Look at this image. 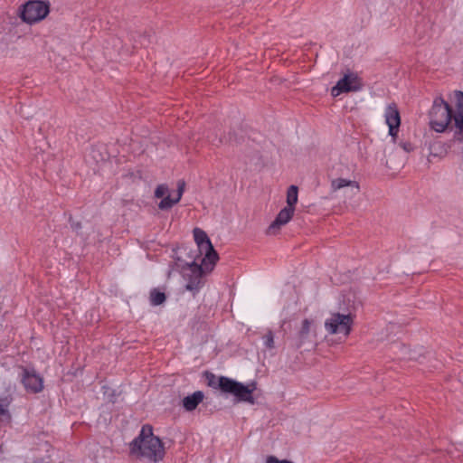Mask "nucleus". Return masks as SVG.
<instances>
[{"mask_svg": "<svg viewBox=\"0 0 463 463\" xmlns=\"http://www.w3.org/2000/svg\"><path fill=\"white\" fill-rule=\"evenodd\" d=\"M22 383L24 388L33 393L40 392L43 389V378L33 370L23 369Z\"/></svg>", "mask_w": 463, "mask_h": 463, "instance_id": "nucleus-11", "label": "nucleus"}, {"mask_svg": "<svg viewBox=\"0 0 463 463\" xmlns=\"http://www.w3.org/2000/svg\"><path fill=\"white\" fill-rule=\"evenodd\" d=\"M311 325L312 321L307 318L302 321L301 328L299 329L294 339V345L297 348H300L303 345L309 341L311 334Z\"/></svg>", "mask_w": 463, "mask_h": 463, "instance_id": "nucleus-13", "label": "nucleus"}, {"mask_svg": "<svg viewBox=\"0 0 463 463\" xmlns=\"http://www.w3.org/2000/svg\"><path fill=\"white\" fill-rule=\"evenodd\" d=\"M385 123L389 128V135L393 143L396 142L401 125V116L395 103L389 104L384 111Z\"/></svg>", "mask_w": 463, "mask_h": 463, "instance_id": "nucleus-10", "label": "nucleus"}, {"mask_svg": "<svg viewBox=\"0 0 463 463\" xmlns=\"http://www.w3.org/2000/svg\"><path fill=\"white\" fill-rule=\"evenodd\" d=\"M295 208L284 207L279 211L275 220L269 226L268 232L275 234L281 226L287 224L293 217Z\"/></svg>", "mask_w": 463, "mask_h": 463, "instance_id": "nucleus-12", "label": "nucleus"}, {"mask_svg": "<svg viewBox=\"0 0 463 463\" xmlns=\"http://www.w3.org/2000/svg\"><path fill=\"white\" fill-rule=\"evenodd\" d=\"M208 384L213 388L220 389L224 393L232 394L238 402H248L250 404L255 403L253 392L257 389V383L254 382L244 385L226 376H220L216 379L212 373Z\"/></svg>", "mask_w": 463, "mask_h": 463, "instance_id": "nucleus-3", "label": "nucleus"}, {"mask_svg": "<svg viewBox=\"0 0 463 463\" xmlns=\"http://www.w3.org/2000/svg\"><path fill=\"white\" fill-rule=\"evenodd\" d=\"M130 453L156 462L164 458L165 449L161 439L154 436L152 427L144 425L139 435L130 443Z\"/></svg>", "mask_w": 463, "mask_h": 463, "instance_id": "nucleus-2", "label": "nucleus"}, {"mask_svg": "<svg viewBox=\"0 0 463 463\" xmlns=\"http://www.w3.org/2000/svg\"><path fill=\"white\" fill-rule=\"evenodd\" d=\"M49 12V5L43 1L31 0L22 6L21 18L24 22L32 24L44 19Z\"/></svg>", "mask_w": 463, "mask_h": 463, "instance_id": "nucleus-6", "label": "nucleus"}, {"mask_svg": "<svg viewBox=\"0 0 463 463\" xmlns=\"http://www.w3.org/2000/svg\"><path fill=\"white\" fill-rule=\"evenodd\" d=\"M166 299L165 294L157 288H153L150 291L149 300L152 306H159Z\"/></svg>", "mask_w": 463, "mask_h": 463, "instance_id": "nucleus-17", "label": "nucleus"}, {"mask_svg": "<svg viewBox=\"0 0 463 463\" xmlns=\"http://www.w3.org/2000/svg\"><path fill=\"white\" fill-rule=\"evenodd\" d=\"M456 111L441 97L434 99L430 110V127L436 132H444L453 120L457 133H463V92L455 91Z\"/></svg>", "mask_w": 463, "mask_h": 463, "instance_id": "nucleus-1", "label": "nucleus"}, {"mask_svg": "<svg viewBox=\"0 0 463 463\" xmlns=\"http://www.w3.org/2000/svg\"><path fill=\"white\" fill-rule=\"evenodd\" d=\"M204 394L201 391H196L193 394L183 399V406L187 411H193L203 402Z\"/></svg>", "mask_w": 463, "mask_h": 463, "instance_id": "nucleus-14", "label": "nucleus"}, {"mask_svg": "<svg viewBox=\"0 0 463 463\" xmlns=\"http://www.w3.org/2000/svg\"><path fill=\"white\" fill-rule=\"evenodd\" d=\"M348 186L354 187L357 191L360 189L359 184L356 181L348 180L345 178H335L333 179L330 183V189L334 193Z\"/></svg>", "mask_w": 463, "mask_h": 463, "instance_id": "nucleus-15", "label": "nucleus"}, {"mask_svg": "<svg viewBox=\"0 0 463 463\" xmlns=\"http://www.w3.org/2000/svg\"><path fill=\"white\" fill-rule=\"evenodd\" d=\"M399 146L407 153L414 150V146L409 141H401Z\"/></svg>", "mask_w": 463, "mask_h": 463, "instance_id": "nucleus-20", "label": "nucleus"}, {"mask_svg": "<svg viewBox=\"0 0 463 463\" xmlns=\"http://www.w3.org/2000/svg\"><path fill=\"white\" fill-rule=\"evenodd\" d=\"M185 184L183 180L177 183V192L175 197H171L168 194V187L165 184H159L155 191V196L156 198H163L158 204L159 209L167 210L172 208L177 203L184 194Z\"/></svg>", "mask_w": 463, "mask_h": 463, "instance_id": "nucleus-8", "label": "nucleus"}, {"mask_svg": "<svg viewBox=\"0 0 463 463\" xmlns=\"http://www.w3.org/2000/svg\"><path fill=\"white\" fill-rule=\"evenodd\" d=\"M362 88V80L357 76V74L349 72L345 74L344 77L336 82L335 86L331 89V95L333 97H337L341 93L355 92L360 90Z\"/></svg>", "mask_w": 463, "mask_h": 463, "instance_id": "nucleus-9", "label": "nucleus"}, {"mask_svg": "<svg viewBox=\"0 0 463 463\" xmlns=\"http://www.w3.org/2000/svg\"><path fill=\"white\" fill-rule=\"evenodd\" d=\"M213 269H207L205 265L201 260V263L198 264L195 261H193L188 265L187 272L185 277L187 279V284L185 286L186 289L194 292V294L197 293L200 288L203 285V277L210 273Z\"/></svg>", "mask_w": 463, "mask_h": 463, "instance_id": "nucleus-7", "label": "nucleus"}, {"mask_svg": "<svg viewBox=\"0 0 463 463\" xmlns=\"http://www.w3.org/2000/svg\"><path fill=\"white\" fill-rule=\"evenodd\" d=\"M194 241L198 247V251L203 256V262L207 269H213L219 260L218 253L214 250L208 235L199 228L194 229Z\"/></svg>", "mask_w": 463, "mask_h": 463, "instance_id": "nucleus-4", "label": "nucleus"}, {"mask_svg": "<svg viewBox=\"0 0 463 463\" xmlns=\"http://www.w3.org/2000/svg\"><path fill=\"white\" fill-rule=\"evenodd\" d=\"M8 405L9 402L6 399H0V416H7L10 417L8 413Z\"/></svg>", "mask_w": 463, "mask_h": 463, "instance_id": "nucleus-19", "label": "nucleus"}, {"mask_svg": "<svg viewBox=\"0 0 463 463\" xmlns=\"http://www.w3.org/2000/svg\"><path fill=\"white\" fill-rule=\"evenodd\" d=\"M354 317L351 314L332 313L325 321L326 330L331 334H344L348 336L352 331Z\"/></svg>", "mask_w": 463, "mask_h": 463, "instance_id": "nucleus-5", "label": "nucleus"}, {"mask_svg": "<svg viewBox=\"0 0 463 463\" xmlns=\"http://www.w3.org/2000/svg\"><path fill=\"white\" fill-rule=\"evenodd\" d=\"M298 198V188L296 185H290L287 192V207L295 208Z\"/></svg>", "mask_w": 463, "mask_h": 463, "instance_id": "nucleus-16", "label": "nucleus"}, {"mask_svg": "<svg viewBox=\"0 0 463 463\" xmlns=\"http://www.w3.org/2000/svg\"><path fill=\"white\" fill-rule=\"evenodd\" d=\"M266 463H293L292 461L287 459H279L275 456H269L266 459Z\"/></svg>", "mask_w": 463, "mask_h": 463, "instance_id": "nucleus-21", "label": "nucleus"}, {"mask_svg": "<svg viewBox=\"0 0 463 463\" xmlns=\"http://www.w3.org/2000/svg\"><path fill=\"white\" fill-rule=\"evenodd\" d=\"M264 345L269 349H273L275 347L274 345V335L271 330H268L263 335Z\"/></svg>", "mask_w": 463, "mask_h": 463, "instance_id": "nucleus-18", "label": "nucleus"}]
</instances>
